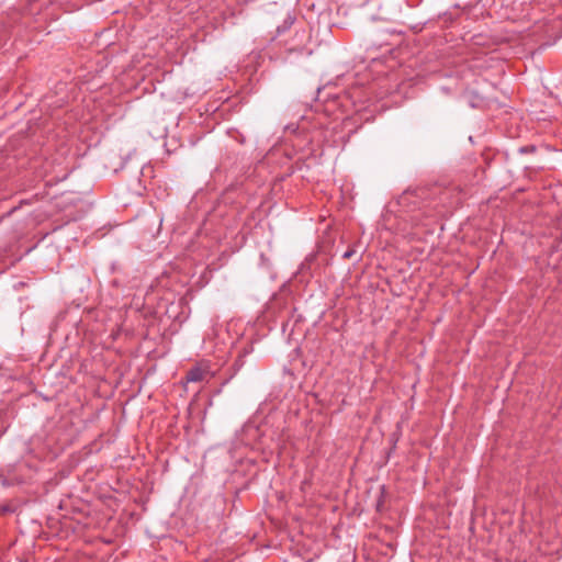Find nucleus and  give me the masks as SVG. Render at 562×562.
<instances>
[{
	"label": "nucleus",
	"instance_id": "2",
	"mask_svg": "<svg viewBox=\"0 0 562 562\" xmlns=\"http://www.w3.org/2000/svg\"><path fill=\"white\" fill-rule=\"evenodd\" d=\"M34 469L32 465V457L23 458L14 465L13 473L9 477H4L0 474V484L3 486H10L13 484H22L32 480Z\"/></svg>",
	"mask_w": 562,
	"mask_h": 562
},
{
	"label": "nucleus",
	"instance_id": "5",
	"mask_svg": "<svg viewBox=\"0 0 562 562\" xmlns=\"http://www.w3.org/2000/svg\"><path fill=\"white\" fill-rule=\"evenodd\" d=\"M356 250L353 248H349L347 251L344 252L342 258L344 259H350L355 255Z\"/></svg>",
	"mask_w": 562,
	"mask_h": 562
},
{
	"label": "nucleus",
	"instance_id": "7",
	"mask_svg": "<svg viewBox=\"0 0 562 562\" xmlns=\"http://www.w3.org/2000/svg\"><path fill=\"white\" fill-rule=\"evenodd\" d=\"M536 150L535 146H525L519 149L520 153H533Z\"/></svg>",
	"mask_w": 562,
	"mask_h": 562
},
{
	"label": "nucleus",
	"instance_id": "3",
	"mask_svg": "<svg viewBox=\"0 0 562 562\" xmlns=\"http://www.w3.org/2000/svg\"><path fill=\"white\" fill-rule=\"evenodd\" d=\"M78 201H80V198L77 194H75L74 192H69V193L64 192L57 199L55 205L60 211H67L71 206H75Z\"/></svg>",
	"mask_w": 562,
	"mask_h": 562
},
{
	"label": "nucleus",
	"instance_id": "1",
	"mask_svg": "<svg viewBox=\"0 0 562 562\" xmlns=\"http://www.w3.org/2000/svg\"><path fill=\"white\" fill-rule=\"evenodd\" d=\"M67 149L60 146L54 149L52 145H46L41 149L42 176L48 178L46 184L50 186L55 181L65 180L68 176L67 168L64 166L66 161Z\"/></svg>",
	"mask_w": 562,
	"mask_h": 562
},
{
	"label": "nucleus",
	"instance_id": "4",
	"mask_svg": "<svg viewBox=\"0 0 562 562\" xmlns=\"http://www.w3.org/2000/svg\"><path fill=\"white\" fill-rule=\"evenodd\" d=\"M209 374L207 368H202L200 366L191 368L186 374L187 382H202L206 375Z\"/></svg>",
	"mask_w": 562,
	"mask_h": 562
},
{
	"label": "nucleus",
	"instance_id": "6",
	"mask_svg": "<svg viewBox=\"0 0 562 562\" xmlns=\"http://www.w3.org/2000/svg\"><path fill=\"white\" fill-rule=\"evenodd\" d=\"M66 217H67V221L69 222V221H76L79 217V215L76 212L70 211L66 215Z\"/></svg>",
	"mask_w": 562,
	"mask_h": 562
}]
</instances>
